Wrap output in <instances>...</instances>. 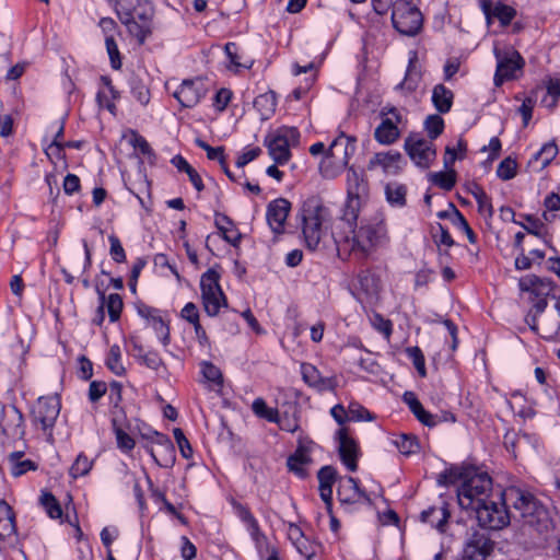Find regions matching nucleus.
Masks as SVG:
<instances>
[{
    "instance_id": "nucleus-48",
    "label": "nucleus",
    "mask_w": 560,
    "mask_h": 560,
    "mask_svg": "<svg viewBox=\"0 0 560 560\" xmlns=\"http://www.w3.org/2000/svg\"><path fill=\"white\" fill-rule=\"evenodd\" d=\"M394 444L397 447V450L402 455H406V456L416 454L420 448L417 438L413 435H408V434H401V435L397 436L394 440Z\"/></svg>"
},
{
    "instance_id": "nucleus-64",
    "label": "nucleus",
    "mask_w": 560,
    "mask_h": 560,
    "mask_svg": "<svg viewBox=\"0 0 560 560\" xmlns=\"http://www.w3.org/2000/svg\"><path fill=\"white\" fill-rule=\"evenodd\" d=\"M140 362L144 364L148 369L159 371L161 368H164V362L160 354L156 351L150 350L145 352Z\"/></svg>"
},
{
    "instance_id": "nucleus-25",
    "label": "nucleus",
    "mask_w": 560,
    "mask_h": 560,
    "mask_svg": "<svg viewBox=\"0 0 560 560\" xmlns=\"http://www.w3.org/2000/svg\"><path fill=\"white\" fill-rule=\"evenodd\" d=\"M115 2V11L118 16L137 15L138 19L147 20L153 16V8L148 0H108Z\"/></svg>"
},
{
    "instance_id": "nucleus-47",
    "label": "nucleus",
    "mask_w": 560,
    "mask_h": 560,
    "mask_svg": "<svg viewBox=\"0 0 560 560\" xmlns=\"http://www.w3.org/2000/svg\"><path fill=\"white\" fill-rule=\"evenodd\" d=\"M478 205V212L486 219H491L493 217V207L491 203L490 197L486 194V191L479 187L475 186V189L471 191Z\"/></svg>"
},
{
    "instance_id": "nucleus-6",
    "label": "nucleus",
    "mask_w": 560,
    "mask_h": 560,
    "mask_svg": "<svg viewBox=\"0 0 560 560\" xmlns=\"http://www.w3.org/2000/svg\"><path fill=\"white\" fill-rule=\"evenodd\" d=\"M497 497L498 501L489 499L471 510L476 513L478 524L491 530L502 529L510 523L506 503L501 497V492Z\"/></svg>"
},
{
    "instance_id": "nucleus-4",
    "label": "nucleus",
    "mask_w": 560,
    "mask_h": 560,
    "mask_svg": "<svg viewBox=\"0 0 560 560\" xmlns=\"http://www.w3.org/2000/svg\"><path fill=\"white\" fill-rule=\"evenodd\" d=\"M347 200L343 219L349 223L358 220L360 211L368 205L371 197L370 183L362 171L349 167L346 176Z\"/></svg>"
},
{
    "instance_id": "nucleus-22",
    "label": "nucleus",
    "mask_w": 560,
    "mask_h": 560,
    "mask_svg": "<svg viewBox=\"0 0 560 560\" xmlns=\"http://www.w3.org/2000/svg\"><path fill=\"white\" fill-rule=\"evenodd\" d=\"M479 3L488 23L494 18L500 21L502 26H508L516 16L515 9L508 4L501 2L493 3L492 0H479Z\"/></svg>"
},
{
    "instance_id": "nucleus-14",
    "label": "nucleus",
    "mask_w": 560,
    "mask_h": 560,
    "mask_svg": "<svg viewBox=\"0 0 560 560\" xmlns=\"http://www.w3.org/2000/svg\"><path fill=\"white\" fill-rule=\"evenodd\" d=\"M63 130L65 118L60 115L50 124V126H48L46 135L44 136V143L51 140V142L45 148V153L52 163L61 161L65 156L63 144L60 141L63 136Z\"/></svg>"
},
{
    "instance_id": "nucleus-35",
    "label": "nucleus",
    "mask_w": 560,
    "mask_h": 560,
    "mask_svg": "<svg viewBox=\"0 0 560 560\" xmlns=\"http://www.w3.org/2000/svg\"><path fill=\"white\" fill-rule=\"evenodd\" d=\"M420 517L423 523L430 524L432 527L443 532L450 513L445 506H431L422 511Z\"/></svg>"
},
{
    "instance_id": "nucleus-27",
    "label": "nucleus",
    "mask_w": 560,
    "mask_h": 560,
    "mask_svg": "<svg viewBox=\"0 0 560 560\" xmlns=\"http://www.w3.org/2000/svg\"><path fill=\"white\" fill-rule=\"evenodd\" d=\"M199 366L201 384H203L208 390L221 394L224 384L221 370L210 361H201Z\"/></svg>"
},
{
    "instance_id": "nucleus-28",
    "label": "nucleus",
    "mask_w": 560,
    "mask_h": 560,
    "mask_svg": "<svg viewBox=\"0 0 560 560\" xmlns=\"http://www.w3.org/2000/svg\"><path fill=\"white\" fill-rule=\"evenodd\" d=\"M153 16L147 20L138 19L137 15H121L118 16L120 22L126 25L128 33L136 37L139 44H143L145 38L151 34V22Z\"/></svg>"
},
{
    "instance_id": "nucleus-15",
    "label": "nucleus",
    "mask_w": 560,
    "mask_h": 560,
    "mask_svg": "<svg viewBox=\"0 0 560 560\" xmlns=\"http://www.w3.org/2000/svg\"><path fill=\"white\" fill-rule=\"evenodd\" d=\"M493 550V542L488 535L474 532L466 540L462 560H486Z\"/></svg>"
},
{
    "instance_id": "nucleus-43",
    "label": "nucleus",
    "mask_w": 560,
    "mask_h": 560,
    "mask_svg": "<svg viewBox=\"0 0 560 560\" xmlns=\"http://www.w3.org/2000/svg\"><path fill=\"white\" fill-rule=\"evenodd\" d=\"M311 463V458L302 451H296L294 454L289 456L287 465L290 471L294 472L300 478L307 476V465Z\"/></svg>"
},
{
    "instance_id": "nucleus-7",
    "label": "nucleus",
    "mask_w": 560,
    "mask_h": 560,
    "mask_svg": "<svg viewBox=\"0 0 560 560\" xmlns=\"http://www.w3.org/2000/svg\"><path fill=\"white\" fill-rule=\"evenodd\" d=\"M392 22L400 34L413 36L422 26V15L411 1L396 0L393 4Z\"/></svg>"
},
{
    "instance_id": "nucleus-36",
    "label": "nucleus",
    "mask_w": 560,
    "mask_h": 560,
    "mask_svg": "<svg viewBox=\"0 0 560 560\" xmlns=\"http://www.w3.org/2000/svg\"><path fill=\"white\" fill-rule=\"evenodd\" d=\"M501 497H503L506 505H512L522 515L526 509L527 503H529V498H533V494L518 488L512 487L501 491Z\"/></svg>"
},
{
    "instance_id": "nucleus-21",
    "label": "nucleus",
    "mask_w": 560,
    "mask_h": 560,
    "mask_svg": "<svg viewBox=\"0 0 560 560\" xmlns=\"http://www.w3.org/2000/svg\"><path fill=\"white\" fill-rule=\"evenodd\" d=\"M404 158L398 151L377 152L369 161L370 171L381 167L385 174L396 175L402 170Z\"/></svg>"
},
{
    "instance_id": "nucleus-23",
    "label": "nucleus",
    "mask_w": 560,
    "mask_h": 560,
    "mask_svg": "<svg viewBox=\"0 0 560 560\" xmlns=\"http://www.w3.org/2000/svg\"><path fill=\"white\" fill-rule=\"evenodd\" d=\"M357 139L354 137L341 133L329 145L327 153L339 163L349 165L351 158L357 149Z\"/></svg>"
},
{
    "instance_id": "nucleus-20",
    "label": "nucleus",
    "mask_w": 560,
    "mask_h": 560,
    "mask_svg": "<svg viewBox=\"0 0 560 560\" xmlns=\"http://www.w3.org/2000/svg\"><path fill=\"white\" fill-rule=\"evenodd\" d=\"M301 374L303 381L319 393L332 392L337 387V378L335 376H323L318 369L311 363L301 364Z\"/></svg>"
},
{
    "instance_id": "nucleus-53",
    "label": "nucleus",
    "mask_w": 560,
    "mask_h": 560,
    "mask_svg": "<svg viewBox=\"0 0 560 560\" xmlns=\"http://www.w3.org/2000/svg\"><path fill=\"white\" fill-rule=\"evenodd\" d=\"M424 128L430 138V141H432L442 135L444 130V120L436 114L430 115L424 121Z\"/></svg>"
},
{
    "instance_id": "nucleus-57",
    "label": "nucleus",
    "mask_w": 560,
    "mask_h": 560,
    "mask_svg": "<svg viewBox=\"0 0 560 560\" xmlns=\"http://www.w3.org/2000/svg\"><path fill=\"white\" fill-rule=\"evenodd\" d=\"M273 423H277L282 431L294 433L300 428V421L296 415H289L284 412L278 416V420Z\"/></svg>"
},
{
    "instance_id": "nucleus-58",
    "label": "nucleus",
    "mask_w": 560,
    "mask_h": 560,
    "mask_svg": "<svg viewBox=\"0 0 560 560\" xmlns=\"http://www.w3.org/2000/svg\"><path fill=\"white\" fill-rule=\"evenodd\" d=\"M348 418L351 421H371V412L358 402H351L348 407Z\"/></svg>"
},
{
    "instance_id": "nucleus-16",
    "label": "nucleus",
    "mask_w": 560,
    "mask_h": 560,
    "mask_svg": "<svg viewBox=\"0 0 560 560\" xmlns=\"http://www.w3.org/2000/svg\"><path fill=\"white\" fill-rule=\"evenodd\" d=\"M206 95V88L200 79H187L182 82L173 96L186 108L195 107Z\"/></svg>"
},
{
    "instance_id": "nucleus-44",
    "label": "nucleus",
    "mask_w": 560,
    "mask_h": 560,
    "mask_svg": "<svg viewBox=\"0 0 560 560\" xmlns=\"http://www.w3.org/2000/svg\"><path fill=\"white\" fill-rule=\"evenodd\" d=\"M387 201L394 207H404L406 205L407 188L402 184L389 183L385 187Z\"/></svg>"
},
{
    "instance_id": "nucleus-56",
    "label": "nucleus",
    "mask_w": 560,
    "mask_h": 560,
    "mask_svg": "<svg viewBox=\"0 0 560 560\" xmlns=\"http://www.w3.org/2000/svg\"><path fill=\"white\" fill-rule=\"evenodd\" d=\"M558 154V145L555 141H550L535 154V160L541 162V167H546Z\"/></svg>"
},
{
    "instance_id": "nucleus-51",
    "label": "nucleus",
    "mask_w": 560,
    "mask_h": 560,
    "mask_svg": "<svg viewBox=\"0 0 560 560\" xmlns=\"http://www.w3.org/2000/svg\"><path fill=\"white\" fill-rule=\"evenodd\" d=\"M252 409L257 417L266 419L269 422L278 420V409L268 407L262 398H256L253 401Z\"/></svg>"
},
{
    "instance_id": "nucleus-30",
    "label": "nucleus",
    "mask_w": 560,
    "mask_h": 560,
    "mask_svg": "<svg viewBox=\"0 0 560 560\" xmlns=\"http://www.w3.org/2000/svg\"><path fill=\"white\" fill-rule=\"evenodd\" d=\"M357 289L366 298L375 299L382 289L381 279L369 269L361 270L357 275Z\"/></svg>"
},
{
    "instance_id": "nucleus-1",
    "label": "nucleus",
    "mask_w": 560,
    "mask_h": 560,
    "mask_svg": "<svg viewBox=\"0 0 560 560\" xmlns=\"http://www.w3.org/2000/svg\"><path fill=\"white\" fill-rule=\"evenodd\" d=\"M387 240L386 225L380 220L374 223L362 224L357 230L351 231V235L335 238V242L340 254L348 253L359 259H365Z\"/></svg>"
},
{
    "instance_id": "nucleus-45",
    "label": "nucleus",
    "mask_w": 560,
    "mask_h": 560,
    "mask_svg": "<svg viewBox=\"0 0 560 560\" xmlns=\"http://www.w3.org/2000/svg\"><path fill=\"white\" fill-rule=\"evenodd\" d=\"M105 364L107 369L117 376H122L126 373L121 359V350L118 345L110 346Z\"/></svg>"
},
{
    "instance_id": "nucleus-62",
    "label": "nucleus",
    "mask_w": 560,
    "mask_h": 560,
    "mask_svg": "<svg viewBox=\"0 0 560 560\" xmlns=\"http://www.w3.org/2000/svg\"><path fill=\"white\" fill-rule=\"evenodd\" d=\"M319 487H332L334 483L339 479L337 478V471L332 466H324L317 474Z\"/></svg>"
},
{
    "instance_id": "nucleus-55",
    "label": "nucleus",
    "mask_w": 560,
    "mask_h": 560,
    "mask_svg": "<svg viewBox=\"0 0 560 560\" xmlns=\"http://www.w3.org/2000/svg\"><path fill=\"white\" fill-rule=\"evenodd\" d=\"M517 163L511 156L505 158L497 167V175L502 180H510L515 177Z\"/></svg>"
},
{
    "instance_id": "nucleus-12",
    "label": "nucleus",
    "mask_w": 560,
    "mask_h": 560,
    "mask_svg": "<svg viewBox=\"0 0 560 560\" xmlns=\"http://www.w3.org/2000/svg\"><path fill=\"white\" fill-rule=\"evenodd\" d=\"M0 429L2 436L8 441H16L23 438V416L14 406L1 407Z\"/></svg>"
},
{
    "instance_id": "nucleus-46",
    "label": "nucleus",
    "mask_w": 560,
    "mask_h": 560,
    "mask_svg": "<svg viewBox=\"0 0 560 560\" xmlns=\"http://www.w3.org/2000/svg\"><path fill=\"white\" fill-rule=\"evenodd\" d=\"M102 304H104V308L106 307L109 316V320L115 323L119 319L121 311H122V299L117 293H112L106 299L105 295L101 294Z\"/></svg>"
},
{
    "instance_id": "nucleus-9",
    "label": "nucleus",
    "mask_w": 560,
    "mask_h": 560,
    "mask_svg": "<svg viewBox=\"0 0 560 560\" xmlns=\"http://www.w3.org/2000/svg\"><path fill=\"white\" fill-rule=\"evenodd\" d=\"M497 69L493 78L495 86H501L505 81L516 78V72L524 67V59L514 48L500 49L494 47Z\"/></svg>"
},
{
    "instance_id": "nucleus-31",
    "label": "nucleus",
    "mask_w": 560,
    "mask_h": 560,
    "mask_svg": "<svg viewBox=\"0 0 560 560\" xmlns=\"http://www.w3.org/2000/svg\"><path fill=\"white\" fill-rule=\"evenodd\" d=\"M214 225L220 231L223 240L236 247L242 241V234L235 223L224 213L214 214Z\"/></svg>"
},
{
    "instance_id": "nucleus-11",
    "label": "nucleus",
    "mask_w": 560,
    "mask_h": 560,
    "mask_svg": "<svg viewBox=\"0 0 560 560\" xmlns=\"http://www.w3.org/2000/svg\"><path fill=\"white\" fill-rule=\"evenodd\" d=\"M338 500L347 511L351 512L357 504H372L365 490L361 489L353 477H340L337 489Z\"/></svg>"
},
{
    "instance_id": "nucleus-50",
    "label": "nucleus",
    "mask_w": 560,
    "mask_h": 560,
    "mask_svg": "<svg viewBox=\"0 0 560 560\" xmlns=\"http://www.w3.org/2000/svg\"><path fill=\"white\" fill-rule=\"evenodd\" d=\"M93 467V460L90 459L85 454L80 453L72 466L70 467L69 474L72 478L86 476Z\"/></svg>"
},
{
    "instance_id": "nucleus-2",
    "label": "nucleus",
    "mask_w": 560,
    "mask_h": 560,
    "mask_svg": "<svg viewBox=\"0 0 560 560\" xmlns=\"http://www.w3.org/2000/svg\"><path fill=\"white\" fill-rule=\"evenodd\" d=\"M299 218L305 245L315 250L325 234L324 224L329 220V210L319 198L311 197L304 201Z\"/></svg>"
},
{
    "instance_id": "nucleus-29",
    "label": "nucleus",
    "mask_w": 560,
    "mask_h": 560,
    "mask_svg": "<svg viewBox=\"0 0 560 560\" xmlns=\"http://www.w3.org/2000/svg\"><path fill=\"white\" fill-rule=\"evenodd\" d=\"M5 462L12 477L18 478L28 471L35 470V462L25 457L23 450L8 452Z\"/></svg>"
},
{
    "instance_id": "nucleus-24",
    "label": "nucleus",
    "mask_w": 560,
    "mask_h": 560,
    "mask_svg": "<svg viewBox=\"0 0 560 560\" xmlns=\"http://www.w3.org/2000/svg\"><path fill=\"white\" fill-rule=\"evenodd\" d=\"M60 400L57 395L48 397H39L37 399V420L42 423L43 429L51 428L60 412Z\"/></svg>"
},
{
    "instance_id": "nucleus-54",
    "label": "nucleus",
    "mask_w": 560,
    "mask_h": 560,
    "mask_svg": "<svg viewBox=\"0 0 560 560\" xmlns=\"http://www.w3.org/2000/svg\"><path fill=\"white\" fill-rule=\"evenodd\" d=\"M149 326L154 330L163 347H167L171 342L170 327L162 316L153 318V322Z\"/></svg>"
},
{
    "instance_id": "nucleus-32",
    "label": "nucleus",
    "mask_w": 560,
    "mask_h": 560,
    "mask_svg": "<svg viewBox=\"0 0 560 560\" xmlns=\"http://www.w3.org/2000/svg\"><path fill=\"white\" fill-rule=\"evenodd\" d=\"M162 441L164 444L158 448L153 446H145V448L160 467H171L175 462V447L171 439H162Z\"/></svg>"
},
{
    "instance_id": "nucleus-49",
    "label": "nucleus",
    "mask_w": 560,
    "mask_h": 560,
    "mask_svg": "<svg viewBox=\"0 0 560 560\" xmlns=\"http://www.w3.org/2000/svg\"><path fill=\"white\" fill-rule=\"evenodd\" d=\"M539 336L546 340L560 339V322L555 317H546L540 324Z\"/></svg>"
},
{
    "instance_id": "nucleus-8",
    "label": "nucleus",
    "mask_w": 560,
    "mask_h": 560,
    "mask_svg": "<svg viewBox=\"0 0 560 560\" xmlns=\"http://www.w3.org/2000/svg\"><path fill=\"white\" fill-rule=\"evenodd\" d=\"M219 279V273L212 269L206 271L200 279L202 306L209 316H217L221 307L228 306Z\"/></svg>"
},
{
    "instance_id": "nucleus-34",
    "label": "nucleus",
    "mask_w": 560,
    "mask_h": 560,
    "mask_svg": "<svg viewBox=\"0 0 560 560\" xmlns=\"http://www.w3.org/2000/svg\"><path fill=\"white\" fill-rule=\"evenodd\" d=\"M39 504L51 520L63 523V510L60 501L48 490H42Z\"/></svg>"
},
{
    "instance_id": "nucleus-61",
    "label": "nucleus",
    "mask_w": 560,
    "mask_h": 560,
    "mask_svg": "<svg viewBox=\"0 0 560 560\" xmlns=\"http://www.w3.org/2000/svg\"><path fill=\"white\" fill-rule=\"evenodd\" d=\"M105 46L109 56L113 69L118 70L121 68V59L115 37L105 38Z\"/></svg>"
},
{
    "instance_id": "nucleus-5",
    "label": "nucleus",
    "mask_w": 560,
    "mask_h": 560,
    "mask_svg": "<svg viewBox=\"0 0 560 560\" xmlns=\"http://www.w3.org/2000/svg\"><path fill=\"white\" fill-rule=\"evenodd\" d=\"M300 132L295 127L281 126L269 132L264 143L276 164L283 165L291 159L290 148L299 144Z\"/></svg>"
},
{
    "instance_id": "nucleus-40",
    "label": "nucleus",
    "mask_w": 560,
    "mask_h": 560,
    "mask_svg": "<svg viewBox=\"0 0 560 560\" xmlns=\"http://www.w3.org/2000/svg\"><path fill=\"white\" fill-rule=\"evenodd\" d=\"M524 522L530 526H537L540 522L547 518V511L542 504H540L536 498H529L525 511L522 514Z\"/></svg>"
},
{
    "instance_id": "nucleus-18",
    "label": "nucleus",
    "mask_w": 560,
    "mask_h": 560,
    "mask_svg": "<svg viewBox=\"0 0 560 560\" xmlns=\"http://www.w3.org/2000/svg\"><path fill=\"white\" fill-rule=\"evenodd\" d=\"M290 210L291 203L285 198H278L268 203L266 219L275 234H282L284 232Z\"/></svg>"
},
{
    "instance_id": "nucleus-17",
    "label": "nucleus",
    "mask_w": 560,
    "mask_h": 560,
    "mask_svg": "<svg viewBox=\"0 0 560 560\" xmlns=\"http://www.w3.org/2000/svg\"><path fill=\"white\" fill-rule=\"evenodd\" d=\"M233 509L236 516L245 524L246 529L255 542L257 550L261 553L265 547L268 549L267 537L260 530L258 521L253 515L250 510L246 505L236 501L233 502Z\"/></svg>"
},
{
    "instance_id": "nucleus-38",
    "label": "nucleus",
    "mask_w": 560,
    "mask_h": 560,
    "mask_svg": "<svg viewBox=\"0 0 560 560\" xmlns=\"http://www.w3.org/2000/svg\"><path fill=\"white\" fill-rule=\"evenodd\" d=\"M254 107L260 114V118L262 120L269 119L277 107V97L276 93L272 91H268L266 93L259 94L254 100Z\"/></svg>"
},
{
    "instance_id": "nucleus-13",
    "label": "nucleus",
    "mask_w": 560,
    "mask_h": 560,
    "mask_svg": "<svg viewBox=\"0 0 560 560\" xmlns=\"http://www.w3.org/2000/svg\"><path fill=\"white\" fill-rule=\"evenodd\" d=\"M338 453L341 463L351 472L358 469V459L361 455L358 442L349 435L348 429L341 428L337 431Z\"/></svg>"
},
{
    "instance_id": "nucleus-52",
    "label": "nucleus",
    "mask_w": 560,
    "mask_h": 560,
    "mask_svg": "<svg viewBox=\"0 0 560 560\" xmlns=\"http://www.w3.org/2000/svg\"><path fill=\"white\" fill-rule=\"evenodd\" d=\"M129 84L132 96L141 105H147L150 102V91L147 84L137 77L131 78Z\"/></svg>"
},
{
    "instance_id": "nucleus-26",
    "label": "nucleus",
    "mask_w": 560,
    "mask_h": 560,
    "mask_svg": "<svg viewBox=\"0 0 560 560\" xmlns=\"http://www.w3.org/2000/svg\"><path fill=\"white\" fill-rule=\"evenodd\" d=\"M520 290L529 293V300L548 298L552 291L551 281L537 277L536 275H527L518 281Z\"/></svg>"
},
{
    "instance_id": "nucleus-33",
    "label": "nucleus",
    "mask_w": 560,
    "mask_h": 560,
    "mask_svg": "<svg viewBox=\"0 0 560 560\" xmlns=\"http://www.w3.org/2000/svg\"><path fill=\"white\" fill-rule=\"evenodd\" d=\"M454 94L444 84H436L432 90L431 101L440 114H446L453 105Z\"/></svg>"
},
{
    "instance_id": "nucleus-60",
    "label": "nucleus",
    "mask_w": 560,
    "mask_h": 560,
    "mask_svg": "<svg viewBox=\"0 0 560 560\" xmlns=\"http://www.w3.org/2000/svg\"><path fill=\"white\" fill-rule=\"evenodd\" d=\"M196 145L207 152V158L209 160H217L220 164H224L225 155L223 147L212 148L206 141L201 139H196Z\"/></svg>"
},
{
    "instance_id": "nucleus-63",
    "label": "nucleus",
    "mask_w": 560,
    "mask_h": 560,
    "mask_svg": "<svg viewBox=\"0 0 560 560\" xmlns=\"http://www.w3.org/2000/svg\"><path fill=\"white\" fill-rule=\"evenodd\" d=\"M372 326L381 334L385 336V338L389 339L393 332V324L389 319L385 318L383 315L376 313L373 315Z\"/></svg>"
},
{
    "instance_id": "nucleus-42",
    "label": "nucleus",
    "mask_w": 560,
    "mask_h": 560,
    "mask_svg": "<svg viewBox=\"0 0 560 560\" xmlns=\"http://www.w3.org/2000/svg\"><path fill=\"white\" fill-rule=\"evenodd\" d=\"M428 178L433 185L445 191H451L456 184L457 174L455 170L446 168L445 172L429 173Z\"/></svg>"
},
{
    "instance_id": "nucleus-59",
    "label": "nucleus",
    "mask_w": 560,
    "mask_h": 560,
    "mask_svg": "<svg viewBox=\"0 0 560 560\" xmlns=\"http://www.w3.org/2000/svg\"><path fill=\"white\" fill-rule=\"evenodd\" d=\"M408 357L412 360V363L420 376L427 375L424 355L419 347H410L407 349Z\"/></svg>"
},
{
    "instance_id": "nucleus-19",
    "label": "nucleus",
    "mask_w": 560,
    "mask_h": 560,
    "mask_svg": "<svg viewBox=\"0 0 560 560\" xmlns=\"http://www.w3.org/2000/svg\"><path fill=\"white\" fill-rule=\"evenodd\" d=\"M387 114H390L392 118H384L374 131L375 140L382 144H393L400 136L398 125L402 120L401 114L395 107L389 108Z\"/></svg>"
},
{
    "instance_id": "nucleus-10",
    "label": "nucleus",
    "mask_w": 560,
    "mask_h": 560,
    "mask_svg": "<svg viewBox=\"0 0 560 560\" xmlns=\"http://www.w3.org/2000/svg\"><path fill=\"white\" fill-rule=\"evenodd\" d=\"M404 148L410 160L421 170H428L436 159V150L432 141L418 133L409 135Z\"/></svg>"
},
{
    "instance_id": "nucleus-41",
    "label": "nucleus",
    "mask_w": 560,
    "mask_h": 560,
    "mask_svg": "<svg viewBox=\"0 0 560 560\" xmlns=\"http://www.w3.org/2000/svg\"><path fill=\"white\" fill-rule=\"evenodd\" d=\"M349 167V165L334 160L328 153H326L319 163V172L322 176L327 179L338 177L346 168L348 170Z\"/></svg>"
},
{
    "instance_id": "nucleus-3",
    "label": "nucleus",
    "mask_w": 560,
    "mask_h": 560,
    "mask_svg": "<svg viewBox=\"0 0 560 560\" xmlns=\"http://www.w3.org/2000/svg\"><path fill=\"white\" fill-rule=\"evenodd\" d=\"M491 490L492 479L487 472L467 469L457 490L458 504L464 510H472L490 499Z\"/></svg>"
},
{
    "instance_id": "nucleus-37",
    "label": "nucleus",
    "mask_w": 560,
    "mask_h": 560,
    "mask_svg": "<svg viewBox=\"0 0 560 560\" xmlns=\"http://www.w3.org/2000/svg\"><path fill=\"white\" fill-rule=\"evenodd\" d=\"M416 57L409 60L407 71L404 80L396 85V91L401 92L404 95L415 92L421 80V74L416 70Z\"/></svg>"
},
{
    "instance_id": "nucleus-39",
    "label": "nucleus",
    "mask_w": 560,
    "mask_h": 560,
    "mask_svg": "<svg viewBox=\"0 0 560 560\" xmlns=\"http://www.w3.org/2000/svg\"><path fill=\"white\" fill-rule=\"evenodd\" d=\"M524 522L530 526H537L540 522L547 518V511L542 504H540L536 498H529L525 511L522 514Z\"/></svg>"
}]
</instances>
